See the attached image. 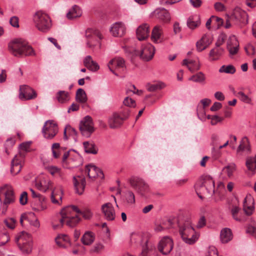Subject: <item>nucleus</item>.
<instances>
[{
	"mask_svg": "<svg viewBox=\"0 0 256 256\" xmlns=\"http://www.w3.org/2000/svg\"><path fill=\"white\" fill-rule=\"evenodd\" d=\"M78 213H82V211L76 206L66 207L60 212L61 218L59 220V224H54L53 228L55 230L60 228L64 224L70 227L75 226L80 220Z\"/></svg>",
	"mask_w": 256,
	"mask_h": 256,
	"instance_id": "nucleus-1",
	"label": "nucleus"
},
{
	"mask_svg": "<svg viewBox=\"0 0 256 256\" xmlns=\"http://www.w3.org/2000/svg\"><path fill=\"white\" fill-rule=\"evenodd\" d=\"M8 50L14 56L22 57L35 55L32 47L21 39H16L8 44Z\"/></svg>",
	"mask_w": 256,
	"mask_h": 256,
	"instance_id": "nucleus-2",
	"label": "nucleus"
},
{
	"mask_svg": "<svg viewBox=\"0 0 256 256\" xmlns=\"http://www.w3.org/2000/svg\"><path fill=\"white\" fill-rule=\"evenodd\" d=\"M178 225L180 234L183 241L188 244H194L198 240V236L196 234L194 229L191 226L190 220L188 218L184 220H179Z\"/></svg>",
	"mask_w": 256,
	"mask_h": 256,
	"instance_id": "nucleus-3",
	"label": "nucleus"
},
{
	"mask_svg": "<svg viewBox=\"0 0 256 256\" xmlns=\"http://www.w3.org/2000/svg\"><path fill=\"white\" fill-rule=\"evenodd\" d=\"M33 21L38 30L44 32L49 30L52 26L49 16L40 10L34 14Z\"/></svg>",
	"mask_w": 256,
	"mask_h": 256,
	"instance_id": "nucleus-4",
	"label": "nucleus"
},
{
	"mask_svg": "<svg viewBox=\"0 0 256 256\" xmlns=\"http://www.w3.org/2000/svg\"><path fill=\"white\" fill-rule=\"evenodd\" d=\"M86 46L92 50L101 47L100 40L103 38L100 32L94 28H88L86 31Z\"/></svg>",
	"mask_w": 256,
	"mask_h": 256,
	"instance_id": "nucleus-5",
	"label": "nucleus"
},
{
	"mask_svg": "<svg viewBox=\"0 0 256 256\" xmlns=\"http://www.w3.org/2000/svg\"><path fill=\"white\" fill-rule=\"evenodd\" d=\"M130 186L142 196H146L150 192L148 184L142 178L138 176H132L129 180Z\"/></svg>",
	"mask_w": 256,
	"mask_h": 256,
	"instance_id": "nucleus-6",
	"label": "nucleus"
},
{
	"mask_svg": "<svg viewBox=\"0 0 256 256\" xmlns=\"http://www.w3.org/2000/svg\"><path fill=\"white\" fill-rule=\"evenodd\" d=\"M16 242L19 248L24 252L28 254L32 250V239L30 234L22 232L16 238Z\"/></svg>",
	"mask_w": 256,
	"mask_h": 256,
	"instance_id": "nucleus-7",
	"label": "nucleus"
},
{
	"mask_svg": "<svg viewBox=\"0 0 256 256\" xmlns=\"http://www.w3.org/2000/svg\"><path fill=\"white\" fill-rule=\"evenodd\" d=\"M94 124L92 118L86 116L80 122L79 129L82 134L86 138H89L94 131Z\"/></svg>",
	"mask_w": 256,
	"mask_h": 256,
	"instance_id": "nucleus-8",
	"label": "nucleus"
},
{
	"mask_svg": "<svg viewBox=\"0 0 256 256\" xmlns=\"http://www.w3.org/2000/svg\"><path fill=\"white\" fill-rule=\"evenodd\" d=\"M58 132L57 125L52 120H47L42 129V133L44 138L48 140L52 139Z\"/></svg>",
	"mask_w": 256,
	"mask_h": 256,
	"instance_id": "nucleus-9",
	"label": "nucleus"
},
{
	"mask_svg": "<svg viewBox=\"0 0 256 256\" xmlns=\"http://www.w3.org/2000/svg\"><path fill=\"white\" fill-rule=\"evenodd\" d=\"M251 152V148L249 140L246 136L243 137L240 142L236 151V156L238 158H242Z\"/></svg>",
	"mask_w": 256,
	"mask_h": 256,
	"instance_id": "nucleus-10",
	"label": "nucleus"
},
{
	"mask_svg": "<svg viewBox=\"0 0 256 256\" xmlns=\"http://www.w3.org/2000/svg\"><path fill=\"white\" fill-rule=\"evenodd\" d=\"M174 247L172 239L168 236H164L160 241L158 248V251L164 255L170 254Z\"/></svg>",
	"mask_w": 256,
	"mask_h": 256,
	"instance_id": "nucleus-11",
	"label": "nucleus"
},
{
	"mask_svg": "<svg viewBox=\"0 0 256 256\" xmlns=\"http://www.w3.org/2000/svg\"><path fill=\"white\" fill-rule=\"evenodd\" d=\"M24 161V154L20 152L16 154L11 162L10 172L13 175H16L21 170Z\"/></svg>",
	"mask_w": 256,
	"mask_h": 256,
	"instance_id": "nucleus-12",
	"label": "nucleus"
},
{
	"mask_svg": "<svg viewBox=\"0 0 256 256\" xmlns=\"http://www.w3.org/2000/svg\"><path fill=\"white\" fill-rule=\"evenodd\" d=\"M36 92L32 88L26 85L21 86L20 88L19 98L21 100H28L36 98Z\"/></svg>",
	"mask_w": 256,
	"mask_h": 256,
	"instance_id": "nucleus-13",
	"label": "nucleus"
},
{
	"mask_svg": "<svg viewBox=\"0 0 256 256\" xmlns=\"http://www.w3.org/2000/svg\"><path fill=\"white\" fill-rule=\"evenodd\" d=\"M30 190L32 192V198L36 199L35 201L34 202L33 210L38 212L45 210L46 208V205L44 203L45 198L39 194L36 193L34 190L32 188Z\"/></svg>",
	"mask_w": 256,
	"mask_h": 256,
	"instance_id": "nucleus-14",
	"label": "nucleus"
},
{
	"mask_svg": "<svg viewBox=\"0 0 256 256\" xmlns=\"http://www.w3.org/2000/svg\"><path fill=\"white\" fill-rule=\"evenodd\" d=\"M154 52V46L150 44H147L142 46L140 56L144 60L148 61L153 58Z\"/></svg>",
	"mask_w": 256,
	"mask_h": 256,
	"instance_id": "nucleus-15",
	"label": "nucleus"
},
{
	"mask_svg": "<svg viewBox=\"0 0 256 256\" xmlns=\"http://www.w3.org/2000/svg\"><path fill=\"white\" fill-rule=\"evenodd\" d=\"M128 118V114H125L124 112L122 113V116L118 114H114L108 120L110 127L112 128H117Z\"/></svg>",
	"mask_w": 256,
	"mask_h": 256,
	"instance_id": "nucleus-16",
	"label": "nucleus"
},
{
	"mask_svg": "<svg viewBox=\"0 0 256 256\" xmlns=\"http://www.w3.org/2000/svg\"><path fill=\"white\" fill-rule=\"evenodd\" d=\"M152 16L164 23L168 22L170 20V13L164 8H158L155 10L152 13Z\"/></svg>",
	"mask_w": 256,
	"mask_h": 256,
	"instance_id": "nucleus-17",
	"label": "nucleus"
},
{
	"mask_svg": "<svg viewBox=\"0 0 256 256\" xmlns=\"http://www.w3.org/2000/svg\"><path fill=\"white\" fill-rule=\"evenodd\" d=\"M73 182L76 192L80 195L82 194L86 184L85 177L83 175L74 176Z\"/></svg>",
	"mask_w": 256,
	"mask_h": 256,
	"instance_id": "nucleus-18",
	"label": "nucleus"
},
{
	"mask_svg": "<svg viewBox=\"0 0 256 256\" xmlns=\"http://www.w3.org/2000/svg\"><path fill=\"white\" fill-rule=\"evenodd\" d=\"M232 18L238 20L243 25L248 23V15L246 12L238 7H236L233 10Z\"/></svg>",
	"mask_w": 256,
	"mask_h": 256,
	"instance_id": "nucleus-19",
	"label": "nucleus"
},
{
	"mask_svg": "<svg viewBox=\"0 0 256 256\" xmlns=\"http://www.w3.org/2000/svg\"><path fill=\"white\" fill-rule=\"evenodd\" d=\"M102 210L107 220L111 221L115 219V210L111 203L108 202L103 204L102 206Z\"/></svg>",
	"mask_w": 256,
	"mask_h": 256,
	"instance_id": "nucleus-20",
	"label": "nucleus"
},
{
	"mask_svg": "<svg viewBox=\"0 0 256 256\" xmlns=\"http://www.w3.org/2000/svg\"><path fill=\"white\" fill-rule=\"evenodd\" d=\"M227 49L230 55H234L238 52L239 43L235 36H230L227 42Z\"/></svg>",
	"mask_w": 256,
	"mask_h": 256,
	"instance_id": "nucleus-21",
	"label": "nucleus"
},
{
	"mask_svg": "<svg viewBox=\"0 0 256 256\" xmlns=\"http://www.w3.org/2000/svg\"><path fill=\"white\" fill-rule=\"evenodd\" d=\"M85 172L88 174L90 178L100 177L103 178L104 176L102 172L94 165L89 164L86 166Z\"/></svg>",
	"mask_w": 256,
	"mask_h": 256,
	"instance_id": "nucleus-22",
	"label": "nucleus"
},
{
	"mask_svg": "<svg viewBox=\"0 0 256 256\" xmlns=\"http://www.w3.org/2000/svg\"><path fill=\"white\" fill-rule=\"evenodd\" d=\"M126 30L124 23L116 22L112 26L110 32L114 36H122L125 34Z\"/></svg>",
	"mask_w": 256,
	"mask_h": 256,
	"instance_id": "nucleus-23",
	"label": "nucleus"
},
{
	"mask_svg": "<svg viewBox=\"0 0 256 256\" xmlns=\"http://www.w3.org/2000/svg\"><path fill=\"white\" fill-rule=\"evenodd\" d=\"M57 246L62 248H67L71 246V242L69 236L64 234H60L55 238Z\"/></svg>",
	"mask_w": 256,
	"mask_h": 256,
	"instance_id": "nucleus-24",
	"label": "nucleus"
},
{
	"mask_svg": "<svg viewBox=\"0 0 256 256\" xmlns=\"http://www.w3.org/2000/svg\"><path fill=\"white\" fill-rule=\"evenodd\" d=\"M202 186H204L206 188L210 194L212 195L214 193V182L210 176L206 175L203 176Z\"/></svg>",
	"mask_w": 256,
	"mask_h": 256,
	"instance_id": "nucleus-25",
	"label": "nucleus"
},
{
	"mask_svg": "<svg viewBox=\"0 0 256 256\" xmlns=\"http://www.w3.org/2000/svg\"><path fill=\"white\" fill-rule=\"evenodd\" d=\"M212 42L211 37L210 36L204 34L201 39L197 42L196 46L197 50L202 52L205 50Z\"/></svg>",
	"mask_w": 256,
	"mask_h": 256,
	"instance_id": "nucleus-26",
	"label": "nucleus"
},
{
	"mask_svg": "<svg viewBox=\"0 0 256 256\" xmlns=\"http://www.w3.org/2000/svg\"><path fill=\"white\" fill-rule=\"evenodd\" d=\"M150 33L149 26L146 24L140 26L136 30V36L139 40L146 38Z\"/></svg>",
	"mask_w": 256,
	"mask_h": 256,
	"instance_id": "nucleus-27",
	"label": "nucleus"
},
{
	"mask_svg": "<svg viewBox=\"0 0 256 256\" xmlns=\"http://www.w3.org/2000/svg\"><path fill=\"white\" fill-rule=\"evenodd\" d=\"M163 34L162 28L160 25L156 26L152 32L151 38L153 42L160 43L162 42Z\"/></svg>",
	"mask_w": 256,
	"mask_h": 256,
	"instance_id": "nucleus-28",
	"label": "nucleus"
},
{
	"mask_svg": "<svg viewBox=\"0 0 256 256\" xmlns=\"http://www.w3.org/2000/svg\"><path fill=\"white\" fill-rule=\"evenodd\" d=\"M112 66L116 67V68H124L125 67V62L124 58H116L110 60L108 66V68L114 74L118 76V74L116 73L112 70Z\"/></svg>",
	"mask_w": 256,
	"mask_h": 256,
	"instance_id": "nucleus-29",
	"label": "nucleus"
},
{
	"mask_svg": "<svg viewBox=\"0 0 256 256\" xmlns=\"http://www.w3.org/2000/svg\"><path fill=\"white\" fill-rule=\"evenodd\" d=\"M84 64L90 70L95 72L100 69L98 64L94 61L90 56H87L84 59Z\"/></svg>",
	"mask_w": 256,
	"mask_h": 256,
	"instance_id": "nucleus-30",
	"label": "nucleus"
},
{
	"mask_svg": "<svg viewBox=\"0 0 256 256\" xmlns=\"http://www.w3.org/2000/svg\"><path fill=\"white\" fill-rule=\"evenodd\" d=\"M4 190V194L5 196L4 204H10L14 202L15 198L12 188L10 186H6L2 188Z\"/></svg>",
	"mask_w": 256,
	"mask_h": 256,
	"instance_id": "nucleus-31",
	"label": "nucleus"
},
{
	"mask_svg": "<svg viewBox=\"0 0 256 256\" xmlns=\"http://www.w3.org/2000/svg\"><path fill=\"white\" fill-rule=\"evenodd\" d=\"M254 200L250 194H248L244 201V210L248 215H250L254 210Z\"/></svg>",
	"mask_w": 256,
	"mask_h": 256,
	"instance_id": "nucleus-32",
	"label": "nucleus"
},
{
	"mask_svg": "<svg viewBox=\"0 0 256 256\" xmlns=\"http://www.w3.org/2000/svg\"><path fill=\"white\" fill-rule=\"evenodd\" d=\"M224 52V48L215 46L210 52L208 54L209 60L212 62L218 60L223 54Z\"/></svg>",
	"mask_w": 256,
	"mask_h": 256,
	"instance_id": "nucleus-33",
	"label": "nucleus"
},
{
	"mask_svg": "<svg viewBox=\"0 0 256 256\" xmlns=\"http://www.w3.org/2000/svg\"><path fill=\"white\" fill-rule=\"evenodd\" d=\"M141 256H158V252L149 245L148 240H146L142 246Z\"/></svg>",
	"mask_w": 256,
	"mask_h": 256,
	"instance_id": "nucleus-34",
	"label": "nucleus"
},
{
	"mask_svg": "<svg viewBox=\"0 0 256 256\" xmlns=\"http://www.w3.org/2000/svg\"><path fill=\"white\" fill-rule=\"evenodd\" d=\"M50 181L47 178H42L36 180V188L42 192H46L50 187Z\"/></svg>",
	"mask_w": 256,
	"mask_h": 256,
	"instance_id": "nucleus-35",
	"label": "nucleus"
},
{
	"mask_svg": "<svg viewBox=\"0 0 256 256\" xmlns=\"http://www.w3.org/2000/svg\"><path fill=\"white\" fill-rule=\"evenodd\" d=\"M82 14V11L80 7L76 5H74L67 13L66 16L68 19L72 20L80 16Z\"/></svg>",
	"mask_w": 256,
	"mask_h": 256,
	"instance_id": "nucleus-36",
	"label": "nucleus"
},
{
	"mask_svg": "<svg viewBox=\"0 0 256 256\" xmlns=\"http://www.w3.org/2000/svg\"><path fill=\"white\" fill-rule=\"evenodd\" d=\"M200 24V18L198 16H192L187 20V26L191 30L198 27Z\"/></svg>",
	"mask_w": 256,
	"mask_h": 256,
	"instance_id": "nucleus-37",
	"label": "nucleus"
},
{
	"mask_svg": "<svg viewBox=\"0 0 256 256\" xmlns=\"http://www.w3.org/2000/svg\"><path fill=\"white\" fill-rule=\"evenodd\" d=\"M56 99L58 102L64 104L68 102L70 100V96L68 92L64 90L58 91L56 95Z\"/></svg>",
	"mask_w": 256,
	"mask_h": 256,
	"instance_id": "nucleus-38",
	"label": "nucleus"
},
{
	"mask_svg": "<svg viewBox=\"0 0 256 256\" xmlns=\"http://www.w3.org/2000/svg\"><path fill=\"white\" fill-rule=\"evenodd\" d=\"M220 238L222 243H227L232 239V233L230 228H224L221 230Z\"/></svg>",
	"mask_w": 256,
	"mask_h": 256,
	"instance_id": "nucleus-39",
	"label": "nucleus"
},
{
	"mask_svg": "<svg viewBox=\"0 0 256 256\" xmlns=\"http://www.w3.org/2000/svg\"><path fill=\"white\" fill-rule=\"evenodd\" d=\"M83 144L86 152L94 154L98 153V149L92 142H84Z\"/></svg>",
	"mask_w": 256,
	"mask_h": 256,
	"instance_id": "nucleus-40",
	"label": "nucleus"
},
{
	"mask_svg": "<svg viewBox=\"0 0 256 256\" xmlns=\"http://www.w3.org/2000/svg\"><path fill=\"white\" fill-rule=\"evenodd\" d=\"M246 166L247 168L253 172H256V155L254 157H248L246 159Z\"/></svg>",
	"mask_w": 256,
	"mask_h": 256,
	"instance_id": "nucleus-41",
	"label": "nucleus"
},
{
	"mask_svg": "<svg viewBox=\"0 0 256 256\" xmlns=\"http://www.w3.org/2000/svg\"><path fill=\"white\" fill-rule=\"evenodd\" d=\"M94 240V234L90 232H86L81 238V241L84 245L91 244Z\"/></svg>",
	"mask_w": 256,
	"mask_h": 256,
	"instance_id": "nucleus-42",
	"label": "nucleus"
},
{
	"mask_svg": "<svg viewBox=\"0 0 256 256\" xmlns=\"http://www.w3.org/2000/svg\"><path fill=\"white\" fill-rule=\"evenodd\" d=\"M76 102L84 104L87 101V96L85 91L81 88H78L76 92Z\"/></svg>",
	"mask_w": 256,
	"mask_h": 256,
	"instance_id": "nucleus-43",
	"label": "nucleus"
},
{
	"mask_svg": "<svg viewBox=\"0 0 256 256\" xmlns=\"http://www.w3.org/2000/svg\"><path fill=\"white\" fill-rule=\"evenodd\" d=\"M240 208L236 206H232L230 210V212L232 218L236 221L240 222L242 220L240 212Z\"/></svg>",
	"mask_w": 256,
	"mask_h": 256,
	"instance_id": "nucleus-44",
	"label": "nucleus"
},
{
	"mask_svg": "<svg viewBox=\"0 0 256 256\" xmlns=\"http://www.w3.org/2000/svg\"><path fill=\"white\" fill-rule=\"evenodd\" d=\"M236 166L235 164L230 163L224 166L223 168L222 171L228 177L230 178L232 176L234 172L236 171Z\"/></svg>",
	"mask_w": 256,
	"mask_h": 256,
	"instance_id": "nucleus-45",
	"label": "nucleus"
},
{
	"mask_svg": "<svg viewBox=\"0 0 256 256\" xmlns=\"http://www.w3.org/2000/svg\"><path fill=\"white\" fill-rule=\"evenodd\" d=\"M205 80V76L202 72H199L189 78V80L196 82H204Z\"/></svg>",
	"mask_w": 256,
	"mask_h": 256,
	"instance_id": "nucleus-46",
	"label": "nucleus"
},
{
	"mask_svg": "<svg viewBox=\"0 0 256 256\" xmlns=\"http://www.w3.org/2000/svg\"><path fill=\"white\" fill-rule=\"evenodd\" d=\"M125 200L128 204L135 203V196L134 193L131 190H127L124 194Z\"/></svg>",
	"mask_w": 256,
	"mask_h": 256,
	"instance_id": "nucleus-47",
	"label": "nucleus"
},
{
	"mask_svg": "<svg viewBox=\"0 0 256 256\" xmlns=\"http://www.w3.org/2000/svg\"><path fill=\"white\" fill-rule=\"evenodd\" d=\"M236 69L232 65H228V66H222L220 67L219 70V72H225L226 74H233L235 72Z\"/></svg>",
	"mask_w": 256,
	"mask_h": 256,
	"instance_id": "nucleus-48",
	"label": "nucleus"
},
{
	"mask_svg": "<svg viewBox=\"0 0 256 256\" xmlns=\"http://www.w3.org/2000/svg\"><path fill=\"white\" fill-rule=\"evenodd\" d=\"M164 84L162 82H158L154 84H148L147 86V89L149 92H154L158 90L164 88Z\"/></svg>",
	"mask_w": 256,
	"mask_h": 256,
	"instance_id": "nucleus-49",
	"label": "nucleus"
},
{
	"mask_svg": "<svg viewBox=\"0 0 256 256\" xmlns=\"http://www.w3.org/2000/svg\"><path fill=\"white\" fill-rule=\"evenodd\" d=\"M48 172H50L52 175L54 176L55 174H58L60 176L61 175V170L59 168L54 166H48L46 168Z\"/></svg>",
	"mask_w": 256,
	"mask_h": 256,
	"instance_id": "nucleus-50",
	"label": "nucleus"
},
{
	"mask_svg": "<svg viewBox=\"0 0 256 256\" xmlns=\"http://www.w3.org/2000/svg\"><path fill=\"white\" fill-rule=\"evenodd\" d=\"M10 240L9 236L6 232L0 233V246L5 244Z\"/></svg>",
	"mask_w": 256,
	"mask_h": 256,
	"instance_id": "nucleus-51",
	"label": "nucleus"
},
{
	"mask_svg": "<svg viewBox=\"0 0 256 256\" xmlns=\"http://www.w3.org/2000/svg\"><path fill=\"white\" fill-rule=\"evenodd\" d=\"M4 222L8 228L13 229L15 227L16 220L14 218H8L4 220Z\"/></svg>",
	"mask_w": 256,
	"mask_h": 256,
	"instance_id": "nucleus-52",
	"label": "nucleus"
},
{
	"mask_svg": "<svg viewBox=\"0 0 256 256\" xmlns=\"http://www.w3.org/2000/svg\"><path fill=\"white\" fill-rule=\"evenodd\" d=\"M66 129L69 135L71 136L75 141H76L77 132L76 130L70 126H66Z\"/></svg>",
	"mask_w": 256,
	"mask_h": 256,
	"instance_id": "nucleus-53",
	"label": "nucleus"
},
{
	"mask_svg": "<svg viewBox=\"0 0 256 256\" xmlns=\"http://www.w3.org/2000/svg\"><path fill=\"white\" fill-rule=\"evenodd\" d=\"M123 103L124 106L128 107H134L136 106L135 101L128 97L124 98Z\"/></svg>",
	"mask_w": 256,
	"mask_h": 256,
	"instance_id": "nucleus-54",
	"label": "nucleus"
},
{
	"mask_svg": "<svg viewBox=\"0 0 256 256\" xmlns=\"http://www.w3.org/2000/svg\"><path fill=\"white\" fill-rule=\"evenodd\" d=\"M212 156L215 158H218L222 154L220 150H219L217 146H212Z\"/></svg>",
	"mask_w": 256,
	"mask_h": 256,
	"instance_id": "nucleus-55",
	"label": "nucleus"
},
{
	"mask_svg": "<svg viewBox=\"0 0 256 256\" xmlns=\"http://www.w3.org/2000/svg\"><path fill=\"white\" fill-rule=\"evenodd\" d=\"M58 198L61 201L62 200V196L61 195L58 194L56 193H54V191L52 192L51 194V200L52 203L54 204H60V202L56 200V198Z\"/></svg>",
	"mask_w": 256,
	"mask_h": 256,
	"instance_id": "nucleus-56",
	"label": "nucleus"
},
{
	"mask_svg": "<svg viewBox=\"0 0 256 256\" xmlns=\"http://www.w3.org/2000/svg\"><path fill=\"white\" fill-rule=\"evenodd\" d=\"M238 96L242 101L246 103L249 104L251 102L250 98L243 92H238Z\"/></svg>",
	"mask_w": 256,
	"mask_h": 256,
	"instance_id": "nucleus-57",
	"label": "nucleus"
},
{
	"mask_svg": "<svg viewBox=\"0 0 256 256\" xmlns=\"http://www.w3.org/2000/svg\"><path fill=\"white\" fill-rule=\"evenodd\" d=\"M206 218L204 216H202L199 218L197 224L196 228H200L204 226L206 224Z\"/></svg>",
	"mask_w": 256,
	"mask_h": 256,
	"instance_id": "nucleus-58",
	"label": "nucleus"
},
{
	"mask_svg": "<svg viewBox=\"0 0 256 256\" xmlns=\"http://www.w3.org/2000/svg\"><path fill=\"white\" fill-rule=\"evenodd\" d=\"M28 202V194L26 192H23L20 198V202L22 205H25Z\"/></svg>",
	"mask_w": 256,
	"mask_h": 256,
	"instance_id": "nucleus-59",
	"label": "nucleus"
},
{
	"mask_svg": "<svg viewBox=\"0 0 256 256\" xmlns=\"http://www.w3.org/2000/svg\"><path fill=\"white\" fill-rule=\"evenodd\" d=\"M19 19L18 17L16 16H12L10 20V25L14 28H18L19 27Z\"/></svg>",
	"mask_w": 256,
	"mask_h": 256,
	"instance_id": "nucleus-60",
	"label": "nucleus"
},
{
	"mask_svg": "<svg viewBox=\"0 0 256 256\" xmlns=\"http://www.w3.org/2000/svg\"><path fill=\"white\" fill-rule=\"evenodd\" d=\"M246 232L256 239V228L253 226H249L246 229Z\"/></svg>",
	"mask_w": 256,
	"mask_h": 256,
	"instance_id": "nucleus-61",
	"label": "nucleus"
},
{
	"mask_svg": "<svg viewBox=\"0 0 256 256\" xmlns=\"http://www.w3.org/2000/svg\"><path fill=\"white\" fill-rule=\"evenodd\" d=\"M223 120L222 118L218 116L215 115L212 116L211 124L216 125L218 122H222Z\"/></svg>",
	"mask_w": 256,
	"mask_h": 256,
	"instance_id": "nucleus-62",
	"label": "nucleus"
},
{
	"mask_svg": "<svg viewBox=\"0 0 256 256\" xmlns=\"http://www.w3.org/2000/svg\"><path fill=\"white\" fill-rule=\"evenodd\" d=\"M212 146H217L219 144L220 138L219 136L216 134H213L212 136Z\"/></svg>",
	"mask_w": 256,
	"mask_h": 256,
	"instance_id": "nucleus-63",
	"label": "nucleus"
},
{
	"mask_svg": "<svg viewBox=\"0 0 256 256\" xmlns=\"http://www.w3.org/2000/svg\"><path fill=\"white\" fill-rule=\"evenodd\" d=\"M78 214H82L86 219H90L92 216V213L90 210H86L84 212H82V213H78Z\"/></svg>",
	"mask_w": 256,
	"mask_h": 256,
	"instance_id": "nucleus-64",
	"label": "nucleus"
}]
</instances>
